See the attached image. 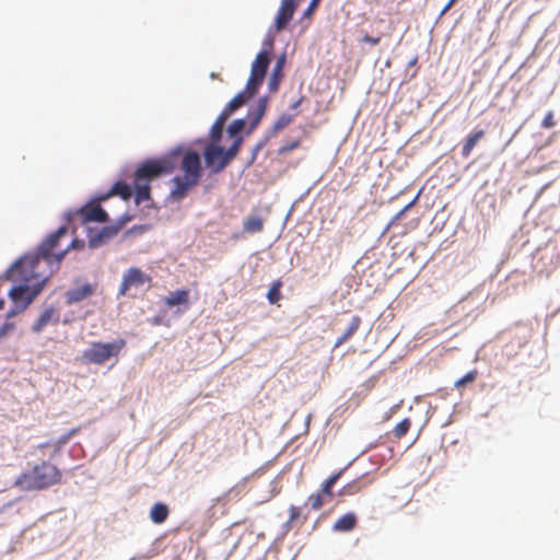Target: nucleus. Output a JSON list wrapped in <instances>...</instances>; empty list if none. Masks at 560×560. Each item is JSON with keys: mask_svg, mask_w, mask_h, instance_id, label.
<instances>
[{"mask_svg": "<svg viewBox=\"0 0 560 560\" xmlns=\"http://www.w3.org/2000/svg\"><path fill=\"white\" fill-rule=\"evenodd\" d=\"M4 306V300L3 299H0V310H2Z\"/></svg>", "mask_w": 560, "mask_h": 560, "instance_id": "obj_54", "label": "nucleus"}, {"mask_svg": "<svg viewBox=\"0 0 560 560\" xmlns=\"http://www.w3.org/2000/svg\"><path fill=\"white\" fill-rule=\"evenodd\" d=\"M296 9L294 0H282L280 9L277 13L275 26L278 32L285 28L287 24L292 20Z\"/></svg>", "mask_w": 560, "mask_h": 560, "instance_id": "obj_12", "label": "nucleus"}, {"mask_svg": "<svg viewBox=\"0 0 560 560\" xmlns=\"http://www.w3.org/2000/svg\"><path fill=\"white\" fill-rule=\"evenodd\" d=\"M555 125H556V121L553 118V113L548 112L541 121V126H542V128L549 129V128H552Z\"/></svg>", "mask_w": 560, "mask_h": 560, "instance_id": "obj_40", "label": "nucleus"}, {"mask_svg": "<svg viewBox=\"0 0 560 560\" xmlns=\"http://www.w3.org/2000/svg\"><path fill=\"white\" fill-rule=\"evenodd\" d=\"M256 94V92H252L250 90H247V86L244 91H241L237 93L225 106L228 107V110H231L234 113L236 109H238L241 106H243L250 97H253Z\"/></svg>", "mask_w": 560, "mask_h": 560, "instance_id": "obj_22", "label": "nucleus"}, {"mask_svg": "<svg viewBox=\"0 0 560 560\" xmlns=\"http://www.w3.org/2000/svg\"><path fill=\"white\" fill-rule=\"evenodd\" d=\"M281 287H282L281 280H277L271 284V287L267 293V299H268L269 303L276 304L281 300V298H282V294L280 291Z\"/></svg>", "mask_w": 560, "mask_h": 560, "instance_id": "obj_28", "label": "nucleus"}, {"mask_svg": "<svg viewBox=\"0 0 560 560\" xmlns=\"http://www.w3.org/2000/svg\"><path fill=\"white\" fill-rule=\"evenodd\" d=\"M78 215L82 220V222H106L108 219V215L106 211L96 202H90L85 206H83L79 212Z\"/></svg>", "mask_w": 560, "mask_h": 560, "instance_id": "obj_8", "label": "nucleus"}, {"mask_svg": "<svg viewBox=\"0 0 560 560\" xmlns=\"http://www.w3.org/2000/svg\"><path fill=\"white\" fill-rule=\"evenodd\" d=\"M116 195L120 196L124 200H128L131 197L132 191L128 184H126L125 182L118 180L112 186L110 190L107 194L100 197V200H105L108 197L116 196Z\"/></svg>", "mask_w": 560, "mask_h": 560, "instance_id": "obj_18", "label": "nucleus"}, {"mask_svg": "<svg viewBox=\"0 0 560 560\" xmlns=\"http://www.w3.org/2000/svg\"><path fill=\"white\" fill-rule=\"evenodd\" d=\"M62 471L58 466L42 460L23 470L13 481V487L24 492L43 491L61 483Z\"/></svg>", "mask_w": 560, "mask_h": 560, "instance_id": "obj_2", "label": "nucleus"}, {"mask_svg": "<svg viewBox=\"0 0 560 560\" xmlns=\"http://www.w3.org/2000/svg\"><path fill=\"white\" fill-rule=\"evenodd\" d=\"M361 317L355 315L351 318V322L345 332L336 340L335 348H338L342 346L345 342H347L359 329L361 325Z\"/></svg>", "mask_w": 560, "mask_h": 560, "instance_id": "obj_20", "label": "nucleus"}, {"mask_svg": "<svg viewBox=\"0 0 560 560\" xmlns=\"http://www.w3.org/2000/svg\"><path fill=\"white\" fill-rule=\"evenodd\" d=\"M79 432V429H72L70 431H68L67 433H65L63 435H61L55 443H54V447H55V451L58 452L65 444H67L69 442V440L74 436L77 433Z\"/></svg>", "mask_w": 560, "mask_h": 560, "instance_id": "obj_33", "label": "nucleus"}, {"mask_svg": "<svg viewBox=\"0 0 560 560\" xmlns=\"http://www.w3.org/2000/svg\"><path fill=\"white\" fill-rule=\"evenodd\" d=\"M96 285L92 283H81L65 293L68 305L81 302L95 293Z\"/></svg>", "mask_w": 560, "mask_h": 560, "instance_id": "obj_9", "label": "nucleus"}, {"mask_svg": "<svg viewBox=\"0 0 560 560\" xmlns=\"http://www.w3.org/2000/svg\"><path fill=\"white\" fill-rule=\"evenodd\" d=\"M126 347V340L115 339L112 342H92L91 346L82 352L81 361L85 364H104L112 358H117Z\"/></svg>", "mask_w": 560, "mask_h": 560, "instance_id": "obj_4", "label": "nucleus"}, {"mask_svg": "<svg viewBox=\"0 0 560 560\" xmlns=\"http://www.w3.org/2000/svg\"><path fill=\"white\" fill-rule=\"evenodd\" d=\"M289 513H290L289 521H288L289 524L294 523L301 516L300 508L294 506V505L290 506Z\"/></svg>", "mask_w": 560, "mask_h": 560, "instance_id": "obj_42", "label": "nucleus"}, {"mask_svg": "<svg viewBox=\"0 0 560 560\" xmlns=\"http://www.w3.org/2000/svg\"><path fill=\"white\" fill-rule=\"evenodd\" d=\"M283 62H284V57L280 58L278 61H277V65L273 69V72H272V75L269 80V90L271 92H276L279 88V82H280V78H281V71H282V67H283Z\"/></svg>", "mask_w": 560, "mask_h": 560, "instance_id": "obj_27", "label": "nucleus"}, {"mask_svg": "<svg viewBox=\"0 0 560 560\" xmlns=\"http://www.w3.org/2000/svg\"><path fill=\"white\" fill-rule=\"evenodd\" d=\"M266 110V98L260 100L258 108L256 109L255 114L258 115L260 118H262Z\"/></svg>", "mask_w": 560, "mask_h": 560, "instance_id": "obj_45", "label": "nucleus"}, {"mask_svg": "<svg viewBox=\"0 0 560 560\" xmlns=\"http://www.w3.org/2000/svg\"><path fill=\"white\" fill-rule=\"evenodd\" d=\"M292 121V117L290 115L283 114L281 115L276 122L273 124V131L278 132L290 125Z\"/></svg>", "mask_w": 560, "mask_h": 560, "instance_id": "obj_35", "label": "nucleus"}, {"mask_svg": "<svg viewBox=\"0 0 560 560\" xmlns=\"http://www.w3.org/2000/svg\"><path fill=\"white\" fill-rule=\"evenodd\" d=\"M188 301H189V291L188 290H177L175 292L170 293V295L164 299V303L168 307L187 304Z\"/></svg>", "mask_w": 560, "mask_h": 560, "instance_id": "obj_24", "label": "nucleus"}, {"mask_svg": "<svg viewBox=\"0 0 560 560\" xmlns=\"http://www.w3.org/2000/svg\"><path fill=\"white\" fill-rule=\"evenodd\" d=\"M300 147V140H294L290 143H287L284 145H282L280 149H279V153L280 154H283V153H288L296 148Z\"/></svg>", "mask_w": 560, "mask_h": 560, "instance_id": "obj_41", "label": "nucleus"}, {"mask_svg": "<svg viewBox=\"0 0 560 560\" xmlns=\"http://www.w3.org/2000/svg\"><path fill=\"white\" fill-rule=\"evenodd\" d=\"M233 113L231 110H228V107L225 106L213 124L224 127L226 120Z\"/></svg>", "mask_w": 560, "mask_h": 560, "instance_id": "obj_38", "label": "nucleus"}, {"mask_svg": "<svg viewBox=\"0 0 560 560\" xmlns=\"http://www.w3.org/2000/svg\"><path fill=\"white\" fill-rule=\"evenodd\" d=\"M152 278L138 267L126 270L119 285L118 294L126 295L132 288L139 289L143 285L150 287Z\"/></svg>", "mask_w": 560, "mask_h": 560, "instance_id": "obj_6", "label": "nucleus"}, {"mask_svg": "<svg viewBox=\"0 0 560 560\" xmlns=\"http://www.w3.org/2000/svg\"><path fill=\"white\" fill-rule=\"evenodd\" d=\"M483 137L485 130L482 129H475L470 135H468L462 148V156L468 158L474 148L477 145L478 141Z\"/></svg>", "mask_w": 560, "mask_h": 560, "instance_id": "obj_17", "label": "nucleus"}, {"mask_svg": "<svg viewBox=\"0 0 560 560\" xmlns=\"http://www.w3.org/2000/svg\"><path fill=\"white\" fill-rule=\"evenodd\" d=\"M260 120H261V118L258 115L254 114V118L250 121V129L256 128V126L259 124Z\"/></svg>", "mask_w": 560, "mask_h": 560, "instance_id": "obj_50", "label": "nucleus"}, {"mask_svg": "<svg viewBox=\"0 0 560 560\" xmlns=\"http://www.w3.org/2000/svg\"><path fill=\"white\" fill-rule=\"evenodd\" d=\"M406 214V212L401 209L400 211H398L394 217L393 219L390 220L389 222V226L390 225H394L398 220H400L404 215Z\"/></svg>", "mask_w": 560, "mask_h": 560, "instance_id": "obj_48", "label": "nucleus"}, {"mask_svg": "<svg viewBox=\"0 0 560 560\" xmlns=\"http://www.w3.org/2000/svg\"><path fill=\"white\" fill-rule=\"evenodd\" d=\"M59 322V313L54 306H49L43 311L37 320L33 324L32 330L36 334L40 332L49 323L57 324Z\"/></svg>", "mask_w": 560, "mask_h": 560, "instance_id": "obj_15", "label": "nucleus"}, {"mask_svg": "<svg viewBox=\"0 0 560 560\" xmlns=\"http://www.w3.org/2000/svg\"><path fill=\"white\" fill-rule=\"evenodd\" d=\"M380 40H381V37H371L369 35H365L363 37V42L371 44V45H377L380 43Z\"/></svg>", "mask_w": 560, "mask_h": 560, "instance_id": "obj_47", "label": "nucleus"}, {"mask_svg": "<svg viewBox=\"0 0 560 560\" xmlns=\"http://www.w3.org/2000/svg\"><path fill=\"white\" fill-rule=\"evenodd\" d=\"M242 143V136L234 138L232 145L226 151H224L223 160L219 164L218 170H224L230 164V162L238 154Z\"/></svg>", "mask_w": 560, "mask_h": 560, "instance_id": "obj_19", "label": "nucleus"}, {"mask_svg": "<svg viewBox=\"0 0 560 560\" xmlns=\"http://www.w3.org/2000/svg\"><path fill=\"white\" fill-rule=\"evenodd\" d=\"M233 113L231 110H228V107L225 106L213 124L224 127L226 120Z\"/></svg>", "mask_w": 560, "mask_h": 560, "instance_id": "obj_37", "label": "nucleus"}, {"mask_svg": "<svg viewBox=\"0 0 560 560\" xmlns=\"http://www.w3.org/2000/svg\"><path fill=\"white\" fill-rule=\"evenodd\" d=\"M457 0H448V2L445 4V7L442 10V14L446 13L456 2Z\"/></svg>", "mask_w": 560, "mask_h": 560, "instance_id": "obj_52", "label": "nucleus"}, {"mask_svg": "<svg viewBox=\"0 0 560 560\" xmlns=\"http://www.w3.org/2000/svg\"><path fill=\"white\" fill-rule=\"evenodd\" d=\"M320 0H312L305 14H311L313 12V10L318 5Z\"/></svg>", "mask_w": 560, "mask_h": 560, "instance_id": "obj_49", "label": "nucleus"}, {"mask_svg": "<svg viewBox=\"0 0 560 560\" xmlns=\"http://www.w3.org/2000/svg\"><path fill=\"white\" fill-rule=\"evenodd\" d=\"M173 182L175 186L171 191V196L174 200H182L184 197H186L188 191L198 184L196 180L180 176H175Z\"/></svg>", "mask_w": 560, "mask_h": 560, "instance_id": "obj_14", "label": "nucleus"}, {"mask_svg": "<svg viewBox=\"0 0 560 560\" xmlns=\"http://www.w3.org/2000/svg\"><path fill=\"white\" fill-rule=\"evenodd\" d=\"M67 234V226H60L38 246L36 254L25 255L8 270L7 277L12 281L30 282L42 279L46 282L68 253V248L58 249L59 241Z\"/></svg>", "mask_w": 560, "mask_h": 560, "instance_id": "obj_1", "label": "nucleus"}, {"mask_svg": "<svg viewBox=\"0 0 560 560\" xmlns=\"http://www.w3.org/2000/svg\"><path fill=\"white\" fill-rule=\"evenodd\" d=\"M132 217L128 213L122 214L118 221L114 224L115 226H119V231L128 223L130 222Z\"/></svg>", "mask_w": 560, "mask_h": 560, "instance_id": "obj_43", "label": "nucleus"}, {"mask_svg": "<svg viewBox=\"0 0 560 560\" xmlns=\"http://www.w3.org/2000/svg\"><path fill=\"white\" fill-rule=\"evenodd\" d=\"M168 514V506L165 503L158 502L151 508L150 518L154 524H162L167 520Z\"/></svg>", "mask_w": 560, "mask_h": 560, "instance_id": "obj_21", "label": "nucleus"}, {"mask_svg": "<svg viewBox=\"0 0 560 560\" xmlns=\"http://www.w3.org/2000/svg\"><path fill=\"white\" fill-rule=\"evenodd\" d=\"M411 427V420L409 418H405L399 423H397L393 429V434L396 439H401L407 434Z\"/></svg>", "mask_w": 560, "mask_h": 560, "instance_id": "obj_30", "label": "nucleus"}, {"mask_svg": "<svg viewBox=\"0 0 560 560\" xmlns=\"http://www.w3.org/2000/svg\"><path fill=\"white\" fill-rule=\"evenodd\" d=\"M175 163L171 158L148 159L135 171L133 189L137 205L150 200L151 182L174 171Z\"/></svg>", "mask_w": 560, "mask_h": 560, "instance_id": "obj_3", "label": "nucleus"}, {"mask_svg": "<svg viewBox=\"0 0 560 560\" xmlns=\"http://www.w3.org/2000/svg\"><path fill=\"white\" fill-rule=\"evenodd\" d=\"M342 474H343V469H340L339 471L332 474L329 478H327L323 482L320 490L318 492L322 493V495L325 499L329 500L332 498V495H334L332 488L337 483V481L341 478Z\"/></svg>", "mask_w": 560, "mask_h": 560, "instance_id": "obj_23", "label": "nucleus"}, {"mask_svg": "<svg viewBox=\"0 0 560 560\" xmlns=\"http://www.w3.org/2000/svg\"><path fill=\"white\" fill-rule=\"evenodd\" d=\"M36 281H40V282L32 289L26 284L13 287L9 291V298L12 300V302L14 304H21V303L25 302L26 299L30 295L34 294L35 292H37V295H38L40 293V291L43 290V287L46 282H43L42 279H37Z\"/></svg>", "mask_w": 560, "mask_h": 560, "instance_id": "obj_11", "label": "nucleus"}, {"mask_svg": "<svg viewBox=\"0 0 560 560\" xmlns=\"http://www.w3.org/2000/svg\"><path fill=\"white\" fill-rule=\"evenodd\" d=\"M365 487V485L360 480V479H355V480H352L350 482H348L347 485H345L340 490H339V495L340 497H351V495H355L358 494L363 488Z\"/></svg>", "mask_w": 560, "mask_h": 560, "instance_id": "obj_26", "label": "nucleus"}, {"mask_svg": "<svg viewBox=\"0 0 560 560\" xmlns=\"http://www.w3.org/2000/svg\"><path fill=\"white\" fill-rule=\"evenodd\" d=\"M417 200H418V196H416V197L413 198V200H411L408 205H406V206L402 208V210H404L405 212L409 211V210H410V209L416 205Z\"/></svg>", "mask_w": 560, "mask_h": 560, "instance_id": "obj_51", "label": "nucleus"}, {"mask_svg": "<svg viewBox=\"0 0 560 560\" xmlns=\"http://www.w3.org/2000/svg\"><path fill=\"white\" fill-rule=\"evenodd\" d=\"M300 103H301V100H299L298 102H295V103L293 104V106H292V107H293V108H296V107L300 105Z\"/></svg>", "mask_w": 560, "mask_h": 560, "instance_id": "obj_55", "label": "nucleus"}, {"mask_svg": "<svg viewBox=\"0 0 560 560\" xmlns=\"http://www.w3.org/2000/svg\"><path fill=\"white\" fill-rule=\"evenodd\" d=\"M203 156L207 166L211 167L212 172L219 173L223 171L218 170L219 164L221 163L224 156V149L222 147L218 145L217 143H211L207 145L203 152Z\"/></svg>", "mask_w": 560, "mask_h": 560, "instance_id": "obj_13", "label": "nucleus"}, {"mask_svg": "<svg viewBox=\"0 0 560 560\" xmlns=\"http://www.w3.org/2000/svg\"><path fill=\"white\" fill-rule=\"evenodd\" d=\"M180 170L184 173V178H189L199 183L201 177V162L199 154L195 151L185 152L180 162Z\"/></svg>", "mask_w": 560, "mask_h": 560, "instance_id": "obj_7", "label": "nucleus"}, {"mask_svg": "<svg viewBox=\"0 0 560 560\" xmlns=\"http://www.w3.org/2000/svg\"><path fill=\"white\" fill-rule=\"evenodd\" d=\"M119 233V226L108 225L104 226L97 232H90L89 234V247L91 248H97L112 238H114Z\"/></svg>", "mask_w": 560, "mask_h": 560, "instance_id": "obj_10", "label": "nucleus"}, {"mask_svg": "<svg viewBox=\"0 0 560 560\" xmlns=\"http://www.w3.org/2000/svg\"><path fill=\"white\" fill-rule=\"evenodd\" d=\"M47 446H48V443H43V444H39L37 447H38V448H45V447H47Z\"/></svg>", "mask_w": 560, "mask_h": 560, "instance_id": "obj_53", "label": "nucleus"}, {"mask_svg": "<svg viewBox=\"0 0 560 560\" xmlns=\"http://www.w3.org/2000/svg\"><path fill=\"white\" fill-rule=\"evenodd\" d=\"M83 246H84V242H83V241H80V240H73V241L71 242V244L67 246V248H68V250H69L70 248L81 249V248H83Z\"/></svg>", "mask_w": 560, "mask_h": 560, "instance_id": "obj_46", "label": "nucleus"}, {"mask_svg": "<svg viewBox=\"0 0 560 560\" xmlns=\"http://www.w3.org/2000/svg\"><path fill=\"white\" fill-rule=\"evenodd\" d=\"M224 127L213 124L210 129V137L213 143H217L221 140L222 132Z\"/></svg>", "mask_w": 560, "mask_h": 560, "instance_id": "obj_36", "label": "nucleus"}, {"mask_svg": "<svg viewBox=\"0 0 560 560\" xmlns=\"http://www.w3.org/2000/svg\"><path fill=\"white\" fill-rule=\"evenodd\" d=\"M13 329H14V324L13 323H4L0 327V336H4V335H7L9 331H11Z\"/></svg>", "mask_w": 560, "mask_h": 560, "instance_id": "obj_44", "label": "nucleus"}, {"mask_svg": "<svg viewBox=\"0 0 560 560\" xmlns=\"http://www.w3.org/2000/svg\"><path fill=\"white\" fill-rule=\"evenodd\" d=\"M357 524H358V517H357L355 513L348 512V513L343 514L342 516H340L334 523L332 530L339 532V533L351 532L352 529H354L357 527Z\"/></svg>", "mask_w": 560, "mask_h": 560, "instance_id": "obj_16", "label": "nucleus"}, {"mask_svg": "<svg viewBox=\"0 0 560 560\" xmlns=\"http://www.w3.org/2000/svg\"><path fill=\"white\" fill-rule=\"evenodd\" d=\"M233 113L231 110H228V107L225 106L213 124L224 127L226 120Z\"/></svg>", "mask_w": 560, "mask_h": 560, "instance_id": "obj_39", "label": "nucleus"}, {"mask_svg": "<svg viewBox=\"0 0 560 560\" xmlns=\"http://www.w3.org/2000/svg\"><path fill=\"white\" fill-rule=\"evenodd\" d=\"M477 376H478L477 370L469 371L462 378H459L455 382V387L459 388L468 383H472L476 381Z\"/></svg>", "mask_w": 560, "mask_h": 560, "instance_id": "obj_34", "label": "nucleus"}, {"mask_svg": "<svg viewBox=\"0 0 560 560\" xmlns=\"http://www.w3.org/2000/svg\"><path fill=\"white\" fill-rule=\"evenodd\" d=\"M328 500L325 499L322 493H319L318 491L316 493H312L308 498H307V503L311 504V508L312 510L314 511H318L319 509H322L324 506L325 503H327Z\"/></svg>", "mask_w": 560, "mask_h": 560, "instance_id": "obj_31", "label": "nucleus"}, {"mask_svg": "<svg viewBox=\"0 0 560 560\" xmlns=\"http://www.w3.org/2000/svg\"><path fill=\"white\" fill-rule=\"evenodd\" d=\"M270 63L269 52L267 50H261L256 56L255 60L252 63L250 75L247 81V90L252 92H257L258 88L262 83L267 69Z\"/></svg>", "mask_w": 560, "mask_h": 560, "instance_id": "obj_5", "label": "nucleus"}, {"mask_svg": "<svg viewBox=\"0 0 560 560\" xmlns=\"http://www.w3.org/2000/svg\"><path fill=\"white\" fill-rule=\"evenodd\" d=\"M244 127H245V120L244 119H235L229 126L228 132H229L230 137L236 138L237 136H240V133L242 132Z\"/></svg>", "mask_w": 560, "mask_h": 560, "instance_id": "obj_32", "label": "nucleus"}, {"mask_svg": "<svg viewBox=\"0 0 560 560\" xmlns=\"http://www.w3.org/2000/svg\"><path fill=\"white\" fill-rule=\"evenodd\" d=\"M243 229L250 234L259 233L264 230V220L257 215L248 217L243 222Z\"/></svg>", "mask_w": 560, "mask_h": 560, "instance_id": "obj_25", "label": "nucleus"}, {"mask_svg": "<svg viewBox=\"0 0 560 560\" xmlns=\"http://www.w3.org/2000/svg\"><path fill=\"white\" fill-rule=\"evenodd\" d=\"M36 296H37V292L30 295L25 302H23L21 304H14V307H12L7 313V318L14 317V316L19 315L20 313L24 312L28 307V305L35 300Z\"/></svg>", "mask_w": 560, "mask_h": 560, "instance_id": "obj_29", "label": "nucleus"}]
</instances>
